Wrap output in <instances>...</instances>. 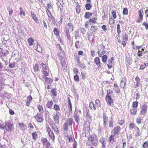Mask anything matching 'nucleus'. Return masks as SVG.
I'll list each match as a JSON object with an SVG mask.
<instances>
[{"instance_id": "52", "label": "nucleus", "mask_w": 148, "mask_h": 148, "mask_svg": "<svg viewBox=\"0 0 148 148\" xmlns=\"http://www.w3.org/2000/svg\"><path fill=\"white\" fill-rule=\"evenodd\" d=\"M74 79L75 81L77 82H79V76L78 75H75L74 77Z\"/></svg>"}, {"instance_id": "16", "label": "nucleus", "mask_w": 148, "mask_h": 148, "mask_svg": "<svg viewBox=\"0 0 148 148\" xmlns=\"http://www.w3.org/2000/svg\"><path fill=\"white\" fill-rule=\"evenodd\" d=\"M27 42L29 46H32L33 45L34 40L32 38H29L27 39Z\"/></svg>"}, {"instance_id": "64", "label": "nucleus", "mask_w": 148, "mask_h": 148, "mask_svg": "<svg viewBox=\"0 0 148 148\" xmlns=\"http://www.w3.org/2000/svg\"><path fill=\"white\" fill-rule=\"evenodd\" d=\"M77 146V143L76 141L74 140L73 143V148H76Z\"/></svg>"}, {"instance_id": "42", "label": "nucleus", "mask_w": 148, "mask_h": 148, "mask_svg": "<svg viewBox=\"0 0 148 148\" xmlns=\"http://www.w3.org/2000/svg\"><path fill=\"white\" fill-rule=\"evenodd\" d=\"M139 16L143 17V11L142 10H140L138 12Z\"/></svg>"}, {"instance_id": "22", "label": "nucleus", "mask_w": 148, "mask_h": 148, "mask_svg": "<svg viewBox=\"0 0 148 148\" xmlns=\"http://www.w3.org/2000/svg\"><path fill=\"white\" fill-rule=\"evenodd\" d=\"M137 111V109L132 108L130 110L131 114H132L135 115L136 114Z\"/></svg>"}, {"instance_id": "47", "label": "nucleus", "mask_w": 148, "mask_h": 148, "mask_svg": "<svg viewBox=\"0 0 148 148\" xmlns=\"http://www.w3.org/2000/svg\"><path fill=\"white\" fill-rule=\"evenodd\" d=\"M123 14L127 15L128 14V10L127 8H124L123 12Z\"/></svg>"}, {"instance_id": "54", "label": "nucleus", "mask_w": 148, "mask_h": 148, "mask_svg": "<svg viewBox=\"0 0 148 148\" xmlns=\"http://www.w3.org/2000/svg\"><path fill=\"white\" fill-rule=\"evenodd\" d=\"M142 25H143L145 26L146 29H148V23L145 22L143 23Z\"/></svg>"}, {"instance_id": "19", "label": "nucleus", "mask_w": 148, "mask_h": 148, "mask_svg": "<svg viewBox=\"0 0 148 148\" xmlns=\"http://www.w3.org/2000/svg\"><path fill=\"white\" fill-rule=\"evenodd\" d=\"M19 126L20 127V129L23 131H24L26 128V126L23 123H19Z\"/></svg>"}, {"instance_id": "51", "label": "nucleus", "mask_w": 148, "mask_h": 148, "mask_svg": "<svg viewBox=\"0 0 148 148\" xmlns=\"http://www.w3.org/2000/svg\"><path fill=\"white\" fill-rule=\"evenodd\" d=\"M143 19V17L138 16V19L136 20V22L138 23H139L142 21Z\"/></svg>"}, {"instance_id": "61", "label": "nucleus", "mask_w": 148, "mask_h": 148, "mask_svg": "<svg viewBox=\"0 0 148 148\" xmlns=\"http://www.w3.org/2000/svg\"><path fill=\"white\" fill-rule=\"evenodd\" d=\"M79 41H77L75 42V47L77 48H78L79 47Z\"/></svg>"}, {"instance_id": "1", "label": "nucleus", "mask_w": 148, "mask_h": 148, "mask_svg": "<svg viewBox=\"0 0 148 148\" xmlns=\"http://www.w3.org/2000/svg\"><path fill=\"white\" fill-rule=\"evenodd\" d=\"M53 119L56 124H58L59 122V118L61 116V114L58 112L57 111L53 114Z\"/></svg>"}, {"instance_id": "5", "label": "nucleus", "mask_w": 148, "mask_h": 148, "mask_svg": "<svg viewBox=\"0 0 148 148\" xmlns=\"http://www.w3.org/2000/svg\"><path fill=\"white\" fill-rule=\"evenodd\" d=\"M121 128L119 126L115 127L114 129L112 130V134L114 135H119Z\"/></svg>"}, {"instance_id": "3", "label": "nucleus", "mask_w": 148, "mask_h": 148, "mask_svg": "<svg viewBox=\"0 0 148 148\" xmlns=\"http://www.w3.org/2000/svg\"><path fill=\"white\" fill-rule=\"evenodd\" d=\"M8 54V52H4L3 51L2 48L0 47V58L2 59V60L6 63L7 60L6 58L7 55Z\"/></svg>"}, {"instance_id": "24", "label": "nucleus", "mask_w": 148, "mask_h": 148, "mask_svg": "<svg viewBox=\"0 0 148 148\" xmlns=\"http://www.w3.org/2000/svg\"><path fill=\"white\" fill-rule=\"evenodd\" d=\"M92 14L88 12H86L85 13V18H89L92 16Z\"/></svg>"}, {"instance_id": "58", "label": "nucleus", "mask_w": 148, "mask_h": 148, "mask_svg": "<svg viewBox=\"0 0 148 148\" xmlns=\"http://www.w3.org/2000/svg\"><path fill=\"white\" fill-rule=\"evenodd\" d=\"M112 14L113 18L114 19H115L116 17V12H115V11H113L112 12Z\"/></svg>"}, {"instance_id": "8", "label": "nucleus", "mask_w": 148, "mask_h": 148, "mask_svg": "<svg viewBox=\"0 0 148 148\" xmlns=\"http://www.w3.org/2000/svg\"><path fill=\"white\" fill-rule=\"evenodd\" d=\"M6 130L8 131H12L14 129V126L12 125L10 122H7L6 123Z\"/></svg>"}, {"instance_id": "57", "label": "nucleus", "mask_w": 148, "mask_h": 148, "mask_svg": "<svg viewBox=\"0 0 148 148\" xmlns=\"http://www.w3.org/2000/svg\"><path fill=\"white\" fill-rule=\"evenodd\" d=\"M34 71H38V67L37 64H35L34 66Z\"/></svg>"}, {"instance_id": "14", "label": "nucleus", "mask_w": 148, "mask_h": 148, "mask_svg": "<svg viewBox=\"0 0 148 148\" xmlns=\"http://www.w3.org/2000/svg\"><path fill=\"white\" fill-rule=\"evenodd\" d=\"M53 104L52 100L49 101L47 104V106L48 108L51 109L52 107V105Z\"/></svg>"}, {"instance_id": "13", "label": "nucleus", "mask_w": 148, "mask_h": 148, "mask_svg": "<svg viewBox=\"0 0 148 148\" xmlns=\"http://www.w3.org/2000/svg\"><path fill=\"white\" fill-rule=\"evenodd\" d=\"M43 78L45 79V82L51 84L53 82V80L50 78H48L47 77L43 76Z\"/></svg>"}, {"instance_id": "35", "label": "nucleus", "mask_w": 148, "mask_h": 148, "mask_svg": "<svg viewBox=\"0 0 148 148\" xmlns=\"http://www.w3.org/2000/svg\"><path fill=\"white\" fill-rule=\"evenodd\" d=\"M52 94L54 97L57 95V92L55 89H52L51 92Z\"/></svg>"}, {"instance_id": "53", "label": "nucleus", "mask_w": 148, "mask_h": 148, "mask_svg": "<svg viewBox=\"0 0 148 148\" xmlns=\"http://www.w3.org/2000/svg\"><path fill=\"white\" fill-rule=\"evenodd\" d=\"M32 17L36 23H37L38 21V19L37 18L35 14L33 16H32Z\"/></svg>"}, {"instance_id": "7", "label": "nucleus", "mask_w": 148, "mask_h": 148, "mask_svg": "<svg viewBox=\"0 0 148 148\" xmlns=\"http://www.w3.org/2000/svg\"><path fill=\"white\" fill-rule=\"evenodd\" d=\"M34 49L39 52H41L42 51V48L39 45L37 41H36V43H34Z\"/></svg>"}, {"instance_id": "28", "label": "nucleus", "mask_w": 148, "mask_h": 148, "mask_svg": "<svg viewBox=\"0 0 148 148\" xmlns=\"http://www.w3.org/2000/svg\"><path fill=\"white\" fill-rule=\"evenodd\" d=\"M142 119L139 116H138L136 119V122L138 124H140L142 123Z\"/></svg>"}, {"instance_id": "17", "label": "nucleus", "mask_w": 148, "mask_h": 148, "mask_svg": "<svg viewBox=\"0 0 148 148\" xmlns=\"http://www.w3.org/2000/svg\"><path fill=\"white\" fill-rule=\"evenodd\" d=\"M114 89L115 91L116 92L119 93L120 92V90L119 88H118V86L116 84H114Z\"/></svg>"}, {"instance_id": "4", "label": "nucleus", "mask_w": 148, "mask_h": 148, "mask_svg": "<svg viewBox=\"0 0 148 148\" xmlns=\"http://www.w3.org/2000/svg\"><path fill=\"white\" fill-rule=\"evenodd\" d=\"M147 106L146 105H143L141 107L140 115L143 116H145L147 113Z\"/></svg>"}, {"instance_id": "37", "label": "nucleus", "mask_w": 148, "mask_h": 148, "mask_svg": "<svg viewBox=\"0 0 148 148\" xmlns=\"http://www.w3.org/2000/svg\"><path fill=\"white\" fill-rule=\"evenodd\" d=\"M138 102L137 101L134 102L132 104L133 107L134 108L137 109L138 106Z\"/></svg>"}, {"instance_id": "36", "label": "nucleus", "mask_w": 148, "mask_h": 148, "mask_svg": "<svg viewBox=\"0 0 148 148\" xmlns=\"http://www.w3.org/2000/svg\"><path fill=\"white\" fill-rule=\"evenodd\" d=\"M38 109L39 110V112L40 113H42L43 112H44L43 109V108L40 105L38 106Z\"/></svg>"}, {"instance_id": "55", "label": "nucleus", "mask_w": 148, "mask_h": 148, "mask_svg": "<svg viewBox=\"0 0 148 148\" xmlns=\"http://www.w3.org/2000/svg\"><path fill=\"white\" fill-rule=\"evenodd\" d=\"M123 40H125L126 41H127L128 39V36L126 35L125 33L124 35L123 36Z\"/></svg>"}, {"instance_id": "21", "label": "nucleus", "mask_w": 148, "mask_h": 148, "mask_svg": "<svg viewBox=\"0 0 148 148\" xmlns=\"http://www.w3.org/2000/svg\"><path fill=\"white\" fill-rule=\"evenodd\" d=\"M68 123L65 122L63 125V128L64 132L68 130Z\"/></svg>"}, {"instance_id": "34", "label": "nucleus", "mask_w": 148, "mask_h": 148, "mask_svg": "<svg viewBox=\"0 0 148 148\" xmlns=\"http://www.w3.org/2000/svg\"><path fill=\"white\" fill-rule=\"evenodd\" d=\"M41 142L42 143L43 145L44 144H45L48 141L47 139L45 138H42L41 140Z\"/></svg>"}, {"instance_id": "46", "label": "nucleus", "mask_w": 148, "mask_h": 148, "mask_svg": "<svg viewBox=\"0 0 148 148\" xmlns=\"http://www.w3.org/2000/svg\"><path fill=\"white\" fill-rule=\"evenodd\" d=\"M43 146H45L46 147V148H48L51 147V144L48 141L46 143L43 145Z\"/></svg>"}, {"instance_id": "10", "label": "nucleus", "mask_w": 148, "mask_h": 148, "mask_svg": "<svg viewBox=\"0 0 148 148\" xmlns=\"http://www.w3.org/2000/svg\"><path fill=\"white\" fill-rule=\"evenodd\" d=\"M73 25L72 24V23H68L66 25V30H68V31H71L72 30L73 31Z\"/></svg>"}, {"instance_id": "62", "label": "nucleus", "mask_w": 148, "mask_h": 148, "mask_svg": "<svg viewBox=\"0 0 148 148\" xmlns=\"http://www.w3.org/2000/svg\"><path fill=\"white\" fill-rule=\"evenodd\" d=\"M113 60V58H112L110 60H108V64L110 65H112V60Z\"/></svg>"}, {"instance_id": "18", "label": "nucleus", "mask_w": 148, "mask_h": 148, "mask_svg": "<svg viewBox=\"0 0 148 148\" xmlns=\"http://www.w3.org/2000/svg\"><path fill=\"white\" fill-rule=\"evenodd\" d=\"M46 12H47V15L49 18V20H51L52 18V16L51 12L48 8L46 9Z\"/></svg>"}, {"instance_id": "59", "label": "nucleus", "mask_w": 148, "mask_h": 148, "mask_svg": "<svg viewBox=\"0 0 148 148\" xmlns=\"http://www.w3.org/2000/svg\"><path fill=\"white\" fill-rule=\"evenodd\" d=\"M81 32L82 34H84L86 32V30L84 27H81L80 29Z\"/></svg>"}, {"instance_id": "33", "label": "nucleus", "mask_w": 148, "mask_h": 148, "mask_svg": "<svg viewBox=\"0 0 148 148\" xmlns=\"http://www.w3.org/2000/svg\"><path fill=\"white\" fill-rule=\"evenodd\" d=\"M115 135L114 134L110 135L108 138V141L109 142H111L112 141H114V137Z\"/></svg>"}, {"instance_id": "2", "label": "nucleus", "mask_w": 148, "mask_h": 148, "mask_svg": "<svg viewBox=\"0 0 148 148\" xmlns=\"http://www.w3.org/2000/svg\"><path fill=\"white\" fill-rule=\"evenodd\" d=\"M88 140L91 142L94 146H96L97 144L98 140L97 138L95 135H92L88 138Z\"/></svg>"}, {"instance_id": "56", "label": "nucleus", "mask_w": 148, "mask_h": 148, "mask_svg": "<svg viewBox=\"0 0 148 148\" xmlns=\"http://www.w3.org/2000/svg\"><path fill=\"white\" fill-rule=\"evenodd\" d=\"M96 27L95 26H92L90 28V31L92 32H94L96 29Z\"/></svg>"}, {"instance_id": "30", "label": "nucleus", "mask_w": 148, "mask_h": 148, "mask_svg": "<svg viewBox=\"0 0 148 148\" xmlns=\"http://www.w3.org/2000/svg\"><path fill=\"white\" fill-rule=\"evenodd\" d=\"M97 18H91L89 20V22L91 23H96V21Z\"/></svg>"}, {"instance_id": "20", "label": "nucleus", "mask_w": 148, "mask_h": 148, "mask_svg": "<svg viewBox=\"0 0 148 148\" xmlns=\"http://www.w3.org/2000/svg\"><path fill=\"white\" fill-rule=\"evenodd\" d=\"M51 127L52 129L54 130V131L57 132H58V129L56 126V125L54 124H53L51 125Z\"/></svg>"}, {"instance_id": "9", "label": "nucleus", "mask_w": 148, "mask_h": 148, "mask_svg": "<svg viewBox=\"0 0 148 148\" xmlns=\"http://www.w3.org/2000/svg\"><path fill=\"white\" fill-rule=\"evenodd\" d=\"M111 95H106V100L107 103L109 105L111 106V104L113 101V100L111 97Z\"/></svg>"}, {"instance_id": "15", "label": "nucleus", "mask_w": 148, "mask_h": 148, "mask_svg": "<svg viewBox=\"0 0 148 148\" xmlns=\"http://www.w3.org/2000/svg\"><path fill=\"white\" fill-rule=\"evenodd\" d=\"M20 11L19 12L20 16L23 17L25 16V12L23 10L22 8L20 7L19 8Z\"/></svg>"}, {"instance_id": "60", "label": "nucleus", "mask_w": 148, "mask_h": 148, "mask_svg": "<svg viewBox=\"0 0 148 148\" xmlns=\"http://www.w3.org/2000/svg\"><path fill=\"white\" fill-rule=\"evenodd\" d=\"M135 126H136L135 124L134 123H131L130 125V127L131 128H132V129L133 128H134Z\"/></svg>"}, {"instance_id": "49", "label": "nucleus", "mask_w": 148, "mask_h": 148, "mask_svg": "<svg viewBox=\"0 0 148 148\" xmlns=\"http://www.w3.org/2000/svg\"><path fill=\"white\" fill-rule=\"evenodd\" d=\"M32 135L34 140H36L37 138V136L36 133V132L33 133L32 134Z\"/></svg>"}, {"instance_id": "12", "label": "nucleus", "mask_w": 148, "mask_h": 148, "mask_svg": "<svg viewBox=\"0 0 148 148\" xmlns=\"http://www.w3.org/2000/svg\"><path fill=\"white\" fill-rule=\"evenodd\" d=\"M34 117L38 122H42L43 120L42 116V114H37L34 116Z\"/></svg>"}, {"instance_id": "63", "label": "nucleus", "mask_w": 148, "mask_h": 148, "mask_svg": "<svg viewBox=\"0 0 148 148\" xmlns=\"http://www.w3.org/2000/svg\"><path fill=\"white\" fill-rule=\"evenodd\" d=\"M32 99V98L31 95H29L27 98V101L30 102Z\"/></svg>"}, {"instance_id": "26", "label": "nucleus", "mask_w": 148, "mask_h": 148, "mask_svg": "<svg viewBox=\"0 0 148 148\" xmlns=\"http://www.w3.org/2000/svg\"><path fill=\"white\" fill-rule=\"evenodd\" d=\"M106 52L104 49L100 53V51H98L97 52L98 54L99 57H101Z\"/></svg>"}, {"instance_id": "41", "label": "nucleus", "mask_w": 148, "mask_h": 148, "mask_svg": "<svg viewBox=\"0 0 148 148\" xmlns=\"http://www.w3.org/2000/svg\"><path fill=\"white\" fill-rule=\"evenodd\" d=\"M143 148H147L148 147V141L145 142L143 145Z\"/></svg>"}, {"instance_id": "40", "label": "nucleus", "mask_w": 148, "mask_h": 148, "mask_svg": "<svg viewBox=\"0 0 148 148\" xmlns=\"http://www.w3.org/2000/svg\"><path fill=\"white\" fill-rule=\"evenodd\" d=\"M54 108L56 111H58L60 110V108L59 106L57 104H55L54 106Z\"/></svg>"}, {"instance_id": "45", "label": "nucleus", "mask_w": 148, "mask_h": 148, "mask_svg": "<svg viewBox=\"0 0 148 148\" xmlns=\"http://www.w3.org/2000/svg\"><path fill=\"white\" fill-rule=\"evenodd\" d=\"M117 33L119 34L121 32V30H120V26L119 24H118L117 25Z\"/></svg>"}, {"instance_id": "31", "label": "nucleus", "mask_w": 148, "mask_h": 148, "mask_svg": "<svg viewBox=\"0 0 148 148\" xmlns=\"http://www.w3.org/2000/svg\"><path fill=\"white\" fill-rule=\"evenodd\" d=\"M89 107L91 109H93L95 110L96 109L95 106L92 102H90V103Z\"/></svg>"}, {"instance_id": "6", "label": "nucleus", "mask_w": 148, "mask_h": 148, "mask_svg": "<svg viewBox=\"0 0 148 148\" xmlns=\"http://www.w3.org/2000/svg\"><path fill=\"white\" fill-rule=\"evenodd\" d=\"M47 131L48 133L50 138L52 140L54 141L55 138L54 135L53 131L51 130V129L49 127L47 128Z\"/></svg>"}, {"instance_id": "48", "label": "nucleus", "mask_w": 148, "mask_h": 148, "mask_svg": "<svg viewBox=\"0 0 148 148\" xmlns=\"http://www.w3.org/2000/svg\"><path fill=\"white\" fill-rule=\"evenodd\" d=\"M112 92L111 90H108L107 91V94L106 95H112Z\"/></svg>"}, {"instance_id": "50", "label": "nucleus", "mask_w": 148, "mask_h": 148, "mask_svg": "<svg viewBox=\"0 0 148 148\" xmlns=\"http://www.w3.org/2000/svg\"><path fill=\"white\" fill-rule=\"evenodd\" d=\"M15 62H11L10 63L9 67L11 68H13L15 67Z\"/></svg>"}, {"instance_id": "23", "label": "nucleus", "mask_w": 148, "mask_h": 148, "mask_svg": "<svg viewBox=\"0 0 148 148\" xmlns=\"http://www.w3.org/2000/svg\"><path fill=\"white\" fill-rule=\"evenodd\" d=\"M61 63L62 64V67L63 70L66 69V66L65 62L64 61L63 62L61 61Z\"/></svg>"}, {"instance_id": "39", "label": "nucleus", "mask_w": 148, "mask_h": 148, "mask_svg": "<svg viewBox=\"0 0 148 148\" xmlns=\"http://www.w3.org/2000/svg\"><path fill=\"white\" fill-rule=\"evenodd\" d=\"M92 7L90 3H88L86 5L85 8L86 10H89Z\"/></svg>"}, {"instance_id": "38", "label": "nucleus", "mask_w": 148, "mask_h": 148, "mask_svg": "<svg viewBox=\"0 0 148 148\" xmlns=\"http://www.w3.org/2000/svg\"><path fill=\"white\" fill-rule=\"evenodd\" d=\"M95 103L96 104L97 107L99 108L101 106L100 103L98 99L96 100L95 101Z\"/></svg>"}, {"instance_id": "27", "label": "nucleus", "mask_w": 148, "mask_h": 148, "mask_svg": "<svg viewBox=\"0 0 148 148\" xmlns=\"http://www.w3.org/2000/svg\"><path fill=\"white\" fill-rule=\"evenodd\" d=\"M144 51V49H138V56L140 57L142 56L143 51Z\"/></svg>"}, {"instance_id": "29", "label": "nucleus", "mask_w": 148, "mask_h": 148, "mask_svg": "<svg viewBox=\"0 0 148 148\" xmlns=\"http://www.w3.org/2000/svg\"><path fill=\"white\" fill-rule=\"evenodd\" d=\"M107 58L108 57L106 55H103L102 58V61L104 63H106Z\"/></svg>"}, {"instance_id": "44", "label": "nucleus", "mask_w": 148, "mask_h": 148, "mask_svg": "<svg viewBox=\"0 0 148 148\" xmlns=\"http://www.w3.org/2000/svg\"><path fill=\"white\" fill-rule=\"evenodd\" d=\"M68 123L70 125H71L72 124V122L73 121V120L72 118H69L67 120Z\"/></svg>"}, {"instance_id": "11", "label": "nucleus", "mask_w": 148, "mask_h": 148, "mask_svg": "<svg viewBox=\"0 0 148 148\" xmlns=\"http://www.w3.org/2000/svg\"><path fill=\"white\" fill-rule=\"evenodd\" d=\"M95 63L96 64L98 68H101V63L99 58L98 57H96L94 60Z\"/></svg>"}, {"instance_id": "43", "label": "nucleus", "mask_w": 148, "mask_h": 148, "mask_svg": "<svg viewBox=\"0 0 148 148\" xmlns=\"http://www.w3.org/2000/svg\"><path fill=\"white\" fill-rule=\"evenodd\" d=\"M65 33L68 39H69V40H70L71 37L70 35L69 34V31H68L67 30H65Z\"/></svg>"}, {"instance_id": "32", "label": "nucleus", "mask_w": 148, "mask_h": 148, "mask_svg": "<svg viewBox=\"0 0 148 148\" xmlns=\"http://www.w3.org/2000/svg\"><path fill=\"white\" fill-rule=\"evenodd\" d=\"M80 6L79 5H77L76 6L75 9L76 12L79 14V13L80 10Z\"/></svg>"}, {"instance_id": "25", "label": "nucleus", "mask_w": 148, "mask_h": 148, "mask_svg": "<svg viewBox=\"0 0 148 148\" xmlns=\"http://www.w3.org/2000/svg\"><path fill=\"white\" fill-rule=\"evenodd\" d=\"M74 118L76 122L79 123V116L76 114L74 115Z\"/></svg>"}]
</instances>
